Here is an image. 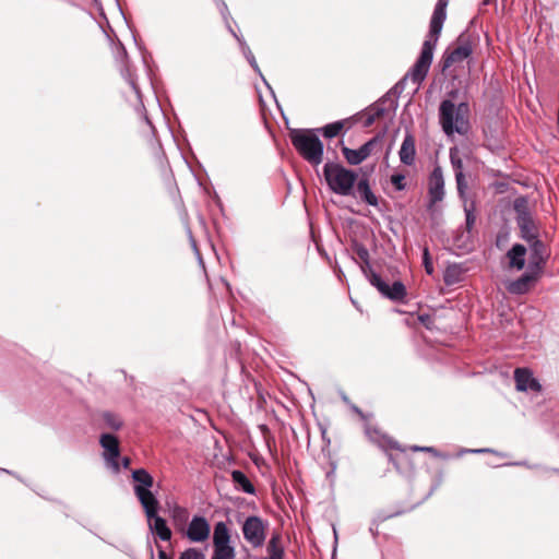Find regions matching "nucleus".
<instances>
[{
  "mask_svg": "<svg viewBox=\"0 0 559 559\" xmlns=\"http://www.w3.org/2000/svg\"><path fill=\"white\" fill-rule=\"evenodd\" d=\"M447 5L448 0H438L430 20L429 33L423 44L420 55L405 76V80L409 79L416 85H419L426 79L430 69L433 51L447 17Z\"/></svg>",
  "mask_w": 559,
  "mask_h": 559,
  "instance_id": "f257e3e1",
  "label": "nucleus"
},
{
  "mask_svg": "<svg viewBox=\"0 0 559 559\" xmlns=\"http://www.w3.org/2000/svg\"><path fill=\"white\" fill-rule=\"evenodd\" d=\"M439 121L442 131L451 136L454 133L465 135L469 131V106L463 102L455 105L450 99L441 102L439 107Z\"/></svg>",
  "mask_w": 559,
  "mask_h": 559,
  "instance_id": "f03ea898",
  "label": "nucleus"
},
{
  "mask_svg": "<svg viewBox=\"0 0 559 559\" xmlns=\"http://www.w3.org/2000/svg\"><path fill=\"white\" fill-rule=\"evenodd\" d=\"M132 479L134 481V495L139 499L145 515L153 516L155 514V507H159L157 498L151 490L154 485V478L146 469L138 468L132 472Z\"/></svg>",
  "mask_w": 559,
  "mask_h": 559,
  "instance_id": "7ed1b4c3",
  "label": "nucleus"
},
{
  "mask_svg": "<svg viewBox=\"0 0 559 559\" xmlns=\"http://www.w3.org/2000/svg\"><path fill=\"white\" fill-rule=\"evenodd\" d=\"M292 143L299 154L310 164L319 165L323 159V143L311 131L296 130L292 133Z\"/></svg>",
  "mask_w": 559,
  "mask_h": 559,
  "instance_id": "20e7f679",
  "label": "nucleus"
},
{
  "mask_svg": "<svg viewBox=\"0 0 559 559\" xmlns=\"http://www.w3.org/2000/svg\"><path fill=\"white\" fill-rule=\"evenodd\" d=\"M323 174L329 188L336 194L349 195L357 179L355 171L346 169L338 164L328 163Z\"/></svg>",
  "mask_w": 559,
  "mask_h": 559,
  "instance_id": "39448f33",
  "label": "nucleus"
},
{
  "mask_svg": "<svg viewBox=\"0 0 559 559\" xmlns=\"http://www.w3.org/2000/svg\"><path fill=\"white\" fill-rule=\"evenodd\" d=\"M230 530L225 522H217L213 532V555L211 559H235L236 551L230 545Z\"/></svg>",
  "mask_w": 559,
  "mask_h": 559,
  "instance_id": "423d86ee",
  "label": "nucleus"
},
{
  "mask_svg": "<svg viewBox=\"0 0 559 559\" xmlns=\"http://www.w3.org/2000/svg\"><path fill=\"white\" fill-rule=\"evenodd\" d=\"M267 527L269 523L266 521L260 516L250 515L242 523L241 531L246 542L253 548H259L265 542Z\"/></svg>",
  "mask_w": 559,
  "mask_h": 559,
  "instance_id": "0eeeda50",
  "label": "nucleus"
},
{
  "mask_svg": "<svg viewBox=\"0 0 559 559\" xmlns=\"http://www.w3.org/2000/svg\"><path fill=\"white\" fill-rule=\"evenodd\" d=\"M514 209L518 213L516 223L521 230V236L524 240L531 242L538 237V231L532 216L526 211V201L524 199L516 200Z\"/></svg>",
  "mask_w": 559,
  "mask_h": 559,
  "instance_id": "6e6552de",
  "label": "nucleus"
},
{
  "mask_svg": "<svg viewBox=\"0 0 559 559\" xmlns=\"http://www.w3.org/2000/svg\"><path fill=\"white\" fill-rule=\"evenodd\" d=\"M211 525L203 515H194L185 528L182 537L191 543H204L210 538Z\"/></svg>",
  "mask_w": 559,
  "mask_h": 559,
  "instance_id": "1a4fd4ad",
  "label": "nucleus"
},
{
  "mask_svg": "<svg viewBox=\"0 0 559 559\" xmlns=\"http://www.w3.org/2000/svg\"><path fill=\"white\" fill-rule=\"evenodd\" d=\"M99 443L104 449V459L108 466L115 472L120 471L118 457L120 455L119 441L117 437L110 433H103L99 438Z\"/></svg>",
  "mask_w": 559,
  "mask_h": 559,
  "instance_id": "9d476101",
  "label": "nucleus"
},
{
  "mask_svg": "<svg viewBox=\"0 0 559 559\" xmlns=\"http://www.w3.org/2000/svg\"><path fill=\"white\" fill-rule=\"evenodd\" d=\"M380 139L379 136H374L367 141L364 145H361L358 150H352L346 146L342 148V153L346 158L347 163L350 165H359L365 159H367L376 145H378Z\"/></svg>",
  "mask_w": 559,
  "mask_h": 559,
  "instance_id": "9b49d317",
  "label": "nucleus"
},
{
  "mask_svg": "<svg viewBox=\"0 0 559 559\" xmlns=\"http://www.w3.org/2000/svg\"><path fill=\"white\" fill-rule=\"evenodd\" d=\"M429 209L444 198V179L440 167H436L429 177Z\"/></svg>",
  "mask_w": 559,
  "mask_h": 559,
  "instance_id": "f8f14e48",
  "label": "nucleus"
},
{
  "mask_svg": "<svg viewBox=\"0 0 559 559\" xmlns=\"http://www.w3.org/2000/svg\"><path fill=\"white\" fill-rule=\"evenodd\" d=\"M539 274L540 273L538 271L528 267V271L525 272L521 277L507 284L508 292L514 295H523L527 293L536 283Z\"/></svg>",
  "mask_w": 559,
  "mask_h": 559,
  "instance_id": "ddd939ff",
  "label": "nucleus"
},
{
  "mask_svg": "<svg viewBox=\"0 0 559 559\" xmlns=\"http://www.w3.org/2000/svg\"><path fill=\"white\" fill-rule=\"evenodd\" d=\"M472 53V47L468 43H464L452 50H447L442 56V70H447L456 62H461L468 58Z\"/></svg>",
  "mask_w": 559,
  "mask_h": 559,
  "instance_id": "4468645a",
  "label": "nucleus"
},
{
  "mask_svg": "<svg viewBox=\"0 0 559 559\" xmlns=\"http://www.w3.org/2000/svg\"><path fill=\"white\" fill-rule=\"evenodd\" d=\"M515 386L518 391H540L542 386L526 368H518L514 371Z\"/></svg>",
  "mask_w": 559,
  "mask_h": 559,
  "instance_id": "2eb2a0df",
  "label": "nucleus"
},
{
  "mask_svg": "<svg viewBox=\"0 0 559 559\" xmlns=\"http://www.w3.org/2000/svg\"><path fill=\"white\" fill-rule=\"evenodd\" d=\"M159 507H155V514L153 516L146 515L148 520L150 530L163 542L171 539V531L168 527L166 520L158 515Z\"/></svg>",
  "mask_w": 559,
  "mask_h": 559,
  "instance_id": "dca6fc26",
  "label": "nucleus"
},
{
  "mask_svg": "<svg viewBox=\"0 0 559 559\" xmlns=\"http://www.w3.org/2000/svg\"><path fill=\"white\" fill-rule=\"evenodd\" d=\"M169 516L171 520V524L175 528V531L182 535L185 532V528L188 526L190 522V513L187 508L181 507L179 504H175L169 510Z\"/></svg>",
  "mask_w": 559,
  "mask_h": 559,
  "instance_id": "f3484780",
  "label": "nucleus"
},
{
  "mask_svg": "<svg viewBox=\"0 0 559 559\" xmlns=\"http://www.w3.org/2000/svg\"><path fill=\"white\" fill-rule=\"evenodd\" d=\"M400 160L406 166H412L415 163L416 148L414 136L407 133L402 142L399 151Z\"/></svg>",
  "mask_w": 559,
  "mask_h": 559,
  "instance_id": "a211bd4d",
  "label": "nucleus"
},
{
  "mask_svg": "<svg viewBox=\"0 0 559 559\" xmlns=\"http://www.w3.org/2000/svg\"><path fill=\"white\" fill-rule=\"evenodd\" d=\"M530 245L532 250V261L530 263V267L540 273L542 265L544 264L547 257L545 245L538 240V238L532 240Z\"/></svg>",
  "mask_w": 559,
  "mask_h": 559,
  "instance_id": "6ab92c4d",
  "label": "nucleus"
},
{
  "mask_svg": "<svg viewBox=\"0 0 559 559\" xmlns=\"http://www.w3.org/2000/svg\"><path fill=\"white\" fill-rule=\"evenodd\" d=\"M525 255L526 248L523 245L515 243L512 246V248L507 252L509 267L518 271L522 270L525 265Z\"/></svg>",
  "mask_w": 559,
  "mask_h": 559,
  "instance_id": "aec40b11",
  "label": "nucleus"
},
{
  "mask_svg": "<svg viewBox=\"0 0 559 559\" xmlns=\"http://www.w3.org/2000/svg\"><path fill=\"white\" fill-rule=\"evenodd\" d=\"M231 479L238 490L253 495L255 489L249 478L241 471H233Z\"/></svg>",
  "mask_w": 559,
  "mask_h": 559,
  "instance_id": "412c9836",
  "label": "nucleus"
},
{
  "mask_svg": "<svg viewBox=\"0 0 559 559\" xmlns=\"http://www.w3.org/2000/svg\"><path fill=\"white\" fill-rule=\"evenodd\" d=\"M382 295L393 301H402L406 296V288L402 282L396 281L391 286L388 284Z\"/></svg>",
  "mask_w": 559,
  "mask_h": 559,
  "instance_id": "4be33fe9",
  "label": "nucleus"
},
{
  "mask_svg": "<svg viewBox=\"0 0 559 559\" xmlns=\"http://www.w3.org/2000/svg\"><path fill=\"white\" fill-rule=\"evenodd\" d=\"M228 29L233 34V36L238 40L241 51H242L243 56L246 57V59L248 60V62L250 63V66L254 69L255 72H258L262 76L261 70L257 63V60H255L251 49L247 45V43L243 40V38L239 37L230 26H228Z\"/></svg>",
  "mask_w": 559,
  "mask_h": 559,
  "instance_id": "5701e85b",
  "label": "nucleus"
},
{
  "mask_svg": "<svg viewBox=\"0 0 559 559\" xmlns=\"http://www.w3.org/2000/svg\"><path fill=\"white\" fill-rule=\"evenodd\" d=\"M357 190L362 201L371 206L378 205V198L371 191L370 186L367 180L362 179L357 185Z\"/></svg>",
  "mask_w": 559,
  "mask_h": 559,
  "instance_id": "b1692460",
  "label": "nucleus"
},
{
  "mask_svg": "<svg viewBox=\"0 0 559 559\" xmlns=\"http://www.w3.org/2000/svg\"><path fill=\"white\" fill-rule=\"evenodd\" d=\"M269 559H283L284 550L280 545L278 536H273L267 544Z\"/></svg>",
  "mask_w": 559,
  "mask_h": 559,
  "instance_id": "393cba45",
  "label": "nucleus"
},
{
  "mask_svg": "<svg viewBox=\"0 0 559 559\" xmlns=\"http://www.w3.org/2000/svg\"><path fill=\"white\" fill-rule=\"evenodd\" d=\"M103 420L109 429L119 430L122 427V419L114 413L105 412L103 414Z\"/></svg>",
  "mask_w": 559,
  "mask_h": 559,
  "instance_id": "a878e982",
  "label": "nucleus"
},
{
  "mask_svg": "<svg viewBox=\"0 0 559 559\" xmlns=\"http://www.w3.org/2000/svg\"><path fill=\"white\" fill-rule=\"evenodd\" d=\"M343 128H344V121H335V122L324 126L321 129V131L325 138L332 139V138L338 135V133L342 131Z\"/></svg>",
  "mask_w": 559,
  "mask_h": 559,
  "instance_id": "bb28decb",
  "label": "nucleus"
},
{
  "mask_svg": "<svg viewBox=\"0 0 559 559\" xmlns=\"http://www.w3.org/2000/svg\"><path fill=\"white\" fill-rule=\"evenodd\" d=\"M386 103V99H380L379 102H377L376 104H373L372 106H370L368 108V111L374 116L378 119H380L381 117L385 116L386 112H388V108L384 106V104Z\"/></svg>",
  "mask_w": 559,
  "mask_h": 559,
  "instance_id": "cd10ccee",
  "label": "nucleus"
},
{
  "mask_svg": "<svg viewBox=\"0 0 559 559\" xmlns=\"http://www.w3.org/2000/svg\"><path fill=\"white\" fill-rule=\"evenodd\" d=\"M369 283L374 286L381 294L384 288H388V284L377 274L374 271H370V275H368Z\"/></svg>",
  "mask_w": 559,
  "mask_h": 559,
  "instance_id": "c85d7f7f",
  "label": "nucleus"
},
{
  "mask_svg": "<svg viewBox=\"0 0 559 559\" xmlns=\"http://www.w3.org/2000/svg\"><path fill=\"white\" fill-rule=\"evenodd\" d=\"M366 432L367 435L369 436V438L373 441H377L379 442L382 447H390V448H397L396 447V442L392 441L391 439L386 438V437H382V440L380 439H377L376 436L373 435H378L379 432L374 429V430H371L370 428H367L366 429Z\"/></svg>",
  "mask_w": 559,
  "mask_h": 559,
  "instance_id": "c756f323",
  "label": "nucleus"
},
{
  "mask_svg": "<svg viewBox=\"0 0 559 559\" xmlns=\"http://www.w3.org/2000/svg\"><path fill=\"white\" fill-rule=\"evenodd\" d=\"M354 252L361 262H364L365 264H368V260H370V254H369L368 249L365 246L355 243Z\"/></svg>",
  "mask_w": 559,
  "mask_h": 559,
  "instance_id": "7c9ffc66",
  "label": "nucleus"
},
{
  "mask_svg": "<svg viewBox=\"0 0 559 559\" xmlns=\"http://www.w3.org/2000/svg\"><path fill=\"white\" fill-rule=\"evenodd\" d=\"M464 212H465V216H466V228L468 231H471V229L473 228L475 221H476L473 204H471L469 206L467 204H465Z\"/></svg>",
  "mask_w": 559,
  "mask_h": 559,
  "instance_id": "2f4dec72",
  "label": "nucleus"
},
{
  "mask_svg": "<svg viewBox=\"0 0 559 559\" xmlns=\"http://www.w3.org/2000/svg\"><path fill=\"white\" fill-rule=\"evenodd\" d=\"M390 181L397 191H403L406 188L405 176L403 174H393Z\"/></svg>",
  "mask_w": 559,
  "mask_h": 559,
  "instance_id": "473e14b6",
  "label": "nucleus"
},
{
  "mask_svg": "<svg viewBox=\"0 0 559 559\" xmlns=\"http://www.w3.org/2000/svg\"><path fill=\"white\" fill-rule=\"evenodd\" d=\"M179 559H204V555L197 548H188L181 552Z\"/></svg>",
  "mask_w": 559,
  "mask_h": 559,
  "instance_id": "72a5a7b5",
  "label": "nucleus"
},
{
  "mask_svg": "<svg viewBox=\"0 0 559 559\" xmlns=\"http://www.w3.org/2000/svg\"><path fill=\"white\" fill-rule=\"evenodd\" d=\"M423 263L427 274L431 275L433 273V265L427 247L423 250Z\"/></svg>",
  "mask_w": 559,
  "mask_h": 559,
  "instance_id": "f704fd0d",
  "label": "nucleus"
},
{
  "mask_svg": "<svg viewBox=\"0 0 559 559\" xmlns=\"http://www.w3.org/2000/svg\"><path fill=\"white\" fill-rule=\"evenodd\" d=\"M450 159H451V164H452V167L454 168L455 173L462 171L463 162L460 157L456 156V153L454 152V150L450 151Z\"/></svg>",
  "mask_w": 559,
  "mask_h": 559,
  "instance_id": "c9c22d12",
  "label": "nucleus"
},
{
  "mask_svg": "<svg viewBox=\"0 0 559 559\" xmlns=\"http://www.w3.org/2000/svg\"><path fill=\"white\" fill-rule=\"evenodd\" d=\"M455 179H456V185H457V191L461 195L464 194V191L466 189V181H465V178H464V175L462 171H456L455 173Z\"/></svg>",
  "mask_w": 559,
  "mask_h": 559,
  "instance_id": "e433bc0d",
  "label": "nucleus"
},
{
  "mask_svg": "<svg viewBox=\"0 0 559 559\" xmlns=\"http://www.w3.org/2000/svg\"><path fill=\"white\" fill-rule=\"evenodd\" d=\"M412 450L417 452V451H421V452H428V453H431L433 454L435 456L437 457H443V455H441L435 448L432 447H418V445H414L412 447Z\"/></svg>",
  "mask_w": 559,
  "mask_h": 559,
  "instance_id": "4c0bfd02",
  "label": "nucleus"
},
{
  "mask_svg": "<svg viewBox=\"0 0 559 559\" xmlns=\"http://www.w3.org/2000/svg\"><path fill=\"white\" fill-rule=\"evenodd\" d=\"M123 76L127 79V81L129 82L130 86L132 87V90L136 93V95H139V88L131 75V73L129 72V70L127 69L124 72H122Z\"/></svg>",
  "mask_w": 559,
  "mask_h": 559,
  "instance_id": "58836bf2",
  "label": "nucleus"
},
{
  "mask_svg": "<svg viewBox=\"0 0 559 559\" xmlns=\"http://www.w3.org/2000/svg\"><path fill=\"white\" fill-rule=\"evenodd\" d=\"M217 7L224 20L227 21V15L229 14L227 4L223 0H217Z\"/></svg>",
  "mask_w": 559,
  "mask_h": 559,
  "instance_id": "ea45409f",
  "label": "nucleus"
},
{
  "mask_svg": "<svg viewBox=\"0 0 559 559\" xmlns=\"http://www.w3.org/2000/svg\"><path fill=\"white\" fill-rule=\"evenodd\" d=\"M455 272V269H448L445 274H444V282L447 284H452L455 282V280L453 278L454 277V273Z\"/></svg>",
  "mask_w": 559,
  "mask_h": 559,
  "instance_id": "a19ab883",
  "label": "nucleus"
},
{
  "mask_svg": "<svg viewBox=\"0 0 559 559\" xmlns=\"http://www.w3.org/2000/svg\"><path fill=\"white\" fill-rule=\"evenodd\" d=\"M359 266H360L362 274L366 276V278H368V275H370V271H373L371 267V264H370V260H368V264H365L364 262H361V264Z\"/></svg>",
  "mask_w": 559,
  "mask_h": 559,
  "instance_id": "79ce46f5",
  "label": "nucleus"
},
{
  "mask_svg": "<svg viewBox=\"0 0 559 559\" xmlns=\"http://www.w3.org/2000/svg\"><path fill=\"white\" fill-rule=\"evenodd\" d=\"M377 120V118L374 116H372L368 110H367V114H366V119H365V122H364V126L365 127H370L374 123V121Z\"/></svg>",
  "mask_w": 559,
  "mask_h": 559,
  "instance_id": "37998d69",
  "label": "nucleus"
},
{
  "mask_svg": "<svg viewBox=\"0 0 559 559\" xmlns=\"http://www.w3.org/2000/svg\"><path fill=\"white\" fill-rule=\"evenodd\" d=\"M492 452L490 449L463 450L462 453H485Z\"/></svg>",
  "mask_w": 559,
  "mask_h": 559,
  "instance_id": "c03bdc74",
  "label": "nucleus"
},
{
  "mask_svg": "<svg viewBox=\"0 0 559 559\" xmlns=\"http://www.w3.org/2000/svg\"><path fill=\"white\" fill-rule=\"evenodd\" d=\"M158 559H170V558L167 556L165 550L158 549Z\"/></svg>",
  "mask_w": 559,
  "mask_h": 559,
  "instance_id": "a18cd8bd",
  "label": "nucleus"
},
{
  "mask_svg": "<svg viewBox=\"0 0 559 559\" xmlns=\"http://www.w3.org/2000/svg\"><path fill=\"white\" fill-rule=\"evenodd\" d=\"M130 462H131V461H130V459H129V457H123V459H122V465H123V467H124V468H128V467H129V465H130Z\"/></svg>",
  "mask_w": 559,
  "mask_h": 559,
  "instance_id": "49530a36",
  "label": "nucleus"
},
{
  "mask_svg": "<svg viewBox=\"0 0 559 559\" xmlns=\"http://www.w3.org/2000/svg\"><path fill=\"white\" fill-rule=\"evenodd\" d=\"M354 411H355L356 413H358L359 415H361V416H362V413H361V411H360L359 408L354 407Z\"/></svg>",
  "mask_w": 559,
  "mask_h": 559,
  "instance_id": "de8ad7c7",
  "label": "nucleus"
},
{
  "mask_svg": "<svg viewBox=\"0 0 559 559\" xmlns=\"http://www.w3.org/2000/svg\"><path fill=\"white\" fill-rule=\"evenodd\" d=\"M265 559H269L267 557Z\"/></svg>",
  "mask_w": 559,
  "mask_h": 559,
  "instance_id": "09e8293b",
  "label": "nucleus"
}]
</instances>
